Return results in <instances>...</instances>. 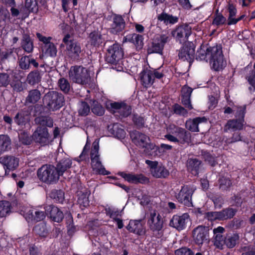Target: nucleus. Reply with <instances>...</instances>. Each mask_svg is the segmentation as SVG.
<instances>
[{
    "label": "nucleus",
    "mask_w": 255,
    "mask_h": 255,
    "mask_svg": "<svg viewBox=\"0 0 255 255\" xmlns=\"http://www.w3.org/2000/svg\"><path fill=\"white\" fill-rule=\"evenodd\" d=\"M118 175L127 182L132 184H145L149 182L148 178L142 174H135L132 173L120 172L118 173Z\"/></svg>",
    "instance_id": "17"
},
{
    "label": "nucleus",
    "mask_w": 255,
    "mask_h": 255,
    "mask_svg": "<svg viewBox=\"0 0 255 255\" xmlns=\"http://www.w3.org/2000/svg\"><path fill=\"white\" fill-rule=\"evenodd\" d=\"M125 27V22L122 16L114 15L113 17L112 23L111 24L110 31L117 34L122 31Z\"/></svg>",
    "instance_id": "22"
},
{
    "label": "nucleus",
    "mask_w": 255,
    "mask_h": 255,
    "mask_svg": "<svg viewBox=\"0 0 255 255\" xmlns=\"http://www.w3.org/2000/svg\"><path fill=\"white\" fill-rule=\"evenodd\" d=\"M90 195V192L87 190H85L83 192L80 191L78 193V203L82 209L89 205V196Z\"/></svg>",
    "instance_id": "33"
},
{
    "label": "nucleus",
    "mask_w": 255,
    "mask_h": 255,
    "mask_svg": "<svg viewBox=\"0 0 255 255\" xmlns=\"http://www.w3.org/2000/svg\"><path fill=\"white\" fill-rule=\"evenodd\" d=\"M228 9L229 13L228 17V25L235 24L245 16L244 15H242L238 18H236L235 16L237 13V9L233 4H229Z\"/></svg>",
    "instance_id": "28"
},
{
    "label": "nucleus",
    "mask_w": 255,
    "mask_h": 255,
    "mask_svg": "<svg viewBox=\"0 0 255 255\" xmlns=\"http://www.w3.org/2000/svg\"><path fill=\"white\" fill-rule=\"evenodd\" d=\"M25 8L29 13L37 10V2L36 0H25Z\"/></svg>",
    "instance_id": "45"
},
{
    "label": "nucleus",
    "mask_w": 255,
    "mask_h": 255,
    "mask_svg": "<svg viewBox=\"0 0 255 255\" xmlns=\"http://www.w3.org/2000/svg\"><path fill=\"white\" fill-rule=\"evenodd\" d=\"M11 209L10 202L6 200L0 201V217H4L9 215Z\"/></svg>",
    "instance_id": "36"
},
{
    "label": "nucleus",
    "mask_w": 255,
    "mask_h": 255,
    "mask_svg": "<svg viewBox=\"0 0 255 255\" xmlns=\"http://www.w3.org/2000/svg\"><path fill=\"white\" fill-rule=\"evenodd\" d=\"M90 111L89 106L84 102H81L79 105L78 113L79 115L83 116H87Z\"/></svg>",
    "instance_id": "49"
},
{
    "label": "nucleus",
    "mask_w": 255,
    "mask_h": 255,
    "mask_svg": "<svg viewBox=\"0 0 255 255\" xmlns=\"http://www.w3.org/2000/svg\"><path fill=\"white\" fill-rule=\"evenodd\" d=\"M27 81L30 84H34L40 81L39 74L37 72H31L27 76Z\"/></svg>",
    "instance_id": "52"
},
{
    "label": "nucleus",
    "mask_w": 255,
    "mask_h": 255,
    "mask_svg": "<svg viewBox=\"0 0 255 255\" xmlns=\"http://www.w3.org/2000/svg\"><path fill=\"white\" fill-rule=\"evenodd\" d=\"M124 55V52L118 44H114L108 49L107 60L111 63H114L121 59Z\"/></svg>",
    "instance_id": "13"
},
{
    "label": "nucleus",
    "mask_w": 255,
    "mask_h": 255,
    "mask_svg": "<svg viewBox=\"0 0 255 255\" xmlns=\"http://www.w3.org/2000/svg\"><path fill=\"white\" fill-rule=\"evenodd\" d=\"M107 215L110 216V217L113 219L114 221H116L117 219L120 218L121 215L118 210H112L108 209L106 210Z\"/></svg>",
    "instance_id": "56"
},
{
    "label": "nucleus",
    "mask_w": 255,
    "mask_h": 255,
    "mask_svg": "<svg viewBox=\"0 0 255 255\" xmlns=\"http://www.w3.org/2000/svg\"><path fill=\"white\" fill-rule=\"evenodd\" d=\"M145 163L150 167V171L152 175L156 178H166L169 172L165 167L158 165V162L146 160Z\"/></svg>",
    "instance_id": "11"
},
{
    "label": "nucleus",
    "mask_w": 255,
    "mask_h": 255,
    "mask_svg": "<svg viewBox=\"0 0 255 255\" xmlns=\"http://www.w3.org/2000/svg\"><path fill=\"white\" fill-rule=\"evenodd\" d=\"M220 188L222 190H226L229 188L232 183L231 181L227 178H222L220 180Z\"/></svg>",
    "instance_id": "57"
},
{
    "label": "nucleus",
    "mask_w": 255,
    "mask_h": 255,
    "mask_svg": "<svg viewBox=\"0 0 255 255\" xmlns=\"http://www.w3.org/2000/svg\"><path fill=\"white\" fill-rule=\"evenodd\" d=\"M143 38L141 35L137 34H128L123 38V43L130 42L133 43L137 50L141 49L143 45Z\"/></svg>",
    "instance_id": "25"
},
{
    "label": "nucleus",
    "mask_w": 255,
    "mask_h": 255,
    "mask_svg": "<svg viewBox=\"0 0 255 255\" xmlns=\"http://www.w3.org/2000/svg\"><path fill=\"white\" fill-rule=\"evenodd\" d=\"M43 53L50 57H55L57 55V50L56 46L52 42L44 45L43 49Z\"/></svg>",
    "instance_id": "38"
},
{
    "label": "nucleus",
    "mask_w": 255,
    "mask_h": 255,
    "mask_svg": "<svg viewBox=\"0 0 255 255\" xmlns=\"http://www.w3.org/2000/svg\"><path fill=\"white\" fill-rule=\"evenodd\" d=\"M174 112L175 114L186 116L187 114V111L184 108L179 105H175L174 106Z\"/></svg>",
    "instance_id": "61"
},
{
    "label": "nucleus",
    "mask_w": 255,
    "mask_h": 255,
    "mask_svg": "<svg viewBox=\"0 0 255 255\" xmlns=\"http://www.w3.org/2000/svg\"><path fill=\"white\" fill-rule=\"evenodd\" d=\"M62 41L63 43L61 44L60 47L66 46V54L72 58H78L81 52L80 45L75 42L69 34L64 36Z\"/></svg>",
    "instance_id": "4"
},
{
    "label": "nucleus",
    "mask_w": 255,
    "mask_h": 255,
    "mask_svg": "<svg viewBox=\"0 0 255 255\" xmlns=\"http://www.w3.org/2000/svg\"><path fill=\"white\" fill-rule=\"evenodd\" d=\"M21 46L26 52L29 53L32 52L34 48L33 42L28 35L24 34L23 35Z\"/></svg>",
    "instance_id": "35"
},
{
    "label": "nucleus",
    "mask_w": 255,
    "mask_h": 255,
    "mask_svg": "<svg viewBox=\"0 0 255 255\" xmlns=\"http://www.w3.org/2000/svg\"><path fill=\"white\" fill-rule=\"evenodd\" d=\"M48 109L51 111L59 109L63 106L64 98L62 94L56 91H51L47 93L44 98Z\"/></svg>",
    "instance_id": "5"
},
{
    "label": "nucleus",
    "mask_w": 255,
    "mask_h": 255,
    "mask_svg": "<svg viewBox=\"0 0 255 255\" xmlns=\"http://www.w3.org/2000/svg\"><path fill=\"white\" fill-rule=\"evenodd\" d=\"M0 163L3 165L6 172V170L15 169L18 166L19 159L13 156L5 155L0 157Z\"/></svg>",
    "instance_id": "20"
},
{
    "label": "nucleus",
    "mask_w": 255,
    "mask_h": 255,
    "mask_svg": "<svg viewBox=\"0 0 255 255\" xmlns=\"http://www.w3.org/2000/svg\"><path fill=\"white\" fill-rule=\"evenodd\" d=\"M133 121L138 127H142L144 124V119L137 115H134Z\"/></svg>",
    "instance_id": "64"
},
{
    "label": "nucleus",
    "mask_w": 255,
    "mask_h": 255,
    "mask_svg": "<svg viewBox=\"0 0 255 255\" xmlns=\"http://www.w3.org/2000/svg\"><path fill=\"white\" fill-rule=\"evenodd\" d=\"M163 48V46L161 44H160L159 42V40H157L156 39L154 42L152 43V45L151 47V50L152 52L155 53H160Z\"/></svg>",
    "instance_id": "54"
},
{
    "label": "nucleus",
    "mask_w": 255,
    "mask_h": 255,
    "mask_svg": "<svg viewBox=\"0 0 255 255\" xmlns=\"http://www.w3.org/2000/svg\"><path fill=\"white\" fill-rule=\"evenodd\" d=\"M91 167L93 171L96 174L108 175L107 171L103 166L100 158L92 159L91 160Z\"/></svg>",
    "instance_id": "29"
},
{
    "label": "nucleus",
    "mask_w": 255,
    "mask_h": 255,
    "mask_svg": "<svg viewBox=\"0 0 255 255\" xmlns=\"http://www.w3.org/2000/svg\"><path fill=\"white\" fill-rule=\"evenodd\" d=\"M46 215L53 221L60 222L63 219V212L57 207L53 205H47L45 207Z\"/></svg>",
    "instance_id": "19"
},
{
    "label": "nucleus",
    "mask_w": 255,
    "mask_h": 255,
    "mask_svg": "<svg viewBox=\"0 0 255 255\" xmlns=\"http://www.w3.org/2000/svg\"><path fill=\"white\" fill-rule=\"evenodd\" d=\"M189 222H190L189 215L187 213H184L181 216L174 215L170 222V225L180 231L184 229Z\"/></svg>",
    "instance_id": "15"
},
{
    "label": "nucleus",
    "mask_w": 255,
    "mask_h": 255,
    "mask_svg": "<svg viewBox=\"0 0 255 255\" xmlns=\"http://www.w3.org/2000/svg\"><path fill=\"white\" fill-rule=\"evenodd\" d=\"M132 142L139 148L143 149L144 152L148 155H157L159 147L150 142V138L146 135L137 131L130 133Z\"/></svg>",
    "instance_id": "1"
},
{
    "label": "nucleus",
    "mask_w": 255,
    "mask_h": 255,
    "mask_svg": "<svg viewBox=\"0 0 255 255\" xmlns=\"http://www.w3.org/2000/svg\"><path fill=\"white\" fill-rule=\"evenodd\" d=\"M175 255H194L193 252L189 249L182 248L177 250L175 252Z\"/></svg>",
    "instance_id": "58"
},
{
    "label": "nucleus",
    "mask_w": 255,
    "mask_h": 255,
    "mask_svg": "<svg viewBox=\"0 0 255 255\" xmlns=\"http://www.w3.org/2000/svg\"><path fill=\"white\" fill-rule=\"evenodd\" d=\"M206 119L205 118H196L193 120H189L186 123V127L189 130L196 132L198 131V124L200 123L205 122Z\"/></svg>",
    "instance_id": "31"
},
{
    "label": "nucleus",
    "mask_w": 255,
    "mask_h": 255,
    "mask_svg": "<svg viewBox=\"0 0 255 255\" xmlns=\"http://www.w3.org/2000/svg\"><path fill=\"white\" fill-rule=\"evenodd\" d=\"M66 219L68 222H67V224H68L67 225L68 232L69 234H71L74 232L75 230V228L73 225V220L72 216L70 214H68L66 217Z\"/></svg>",
    "instance_id": "60"
},
{
    "label": "nucleus",
    "mask_w": 255,
    "mask_h": 255,
    "mask_svg": "<svg viewBox=\"0 0 255 255\" xmlns=\"http://www.w3.org/2000/svg\"><path fill=\"white\" fill-rule=\"evenodd\" d=\"M15 123L19 126H22L24 124L25 118L24 114L22 112L18 113L14 118Z\"/></svg>",
    "instance_id": "53"
},
{
    "label": "nucleus",
    "mask_w": 255,
    "mask_h": 255,
    "mask_svg": "<svg viewBox=\"0 0 255 255\" xmlns=\"http://www.w3.org/2000/svg\"><path fill=\"white\" fill-rule=\"evenodd\" d=\"M92 111L94 114L98 116H102L104 114L105 110L100 105L95 104L92 108Z\"/></svg>",
    "instance_id": "59"
},
{
    "label": "nucleus",
    "mask_w": 255,
    "mask_h": 255,
    "mask_svg": "<svg viewBox=\"0 0 255 255\" xmlns=\"http://www.w3.org/2000/svg\"><path fill=\"white\" fill-rule=\"evenodd\" d=\"M239 239V236L238 234H234L228 235L225 239V244L228 248H232L235 246Z\"/></svg>",
    "instance_id": "39"
},
{
    "label": "nucleus",
    "mask_w": 255,
    "mask_h": 255,
    "mask_svg": "<svg viewBox=\"0 0 255 255\" xmlns=\"http://www.w3.org/2000/svg\"><path fill=\"white\" fill-rule=\"evenodd\" d=\"M41 94L38 90L30 91L26 98V101L31 103H36L40 98Z\"/></svg>",
    "instance_id": "40"
},
{
    "label": "nucleus",
    "mask_w": 255,
    "mask_h": 255,
    "mask_svg": "<svg viewBox=\"0 0 255 255\" xmlns=\"http://www.w3.org/2000/svg\"><path fill=\"white\" fill-rule=\"evenodd\" d=\"M35 232L41 237H46L47 232L46 230L45 226L43 224L38 225L34 228Z\"/></svg>",
    "instance_id": "55"
},
{
    "label": "nucleus",
    "mask_w": 255,
    "mask_h": 255,
    "mask_svg": "<svg viewBox=\"0 0 255 255\" xmlns=\"http://www.w3.org/2000/svg\"><path fill=\"white\" fill-rule=\"evenodd\" d=\"M39 179L47 184H53L57 182L60 175L57 168L52 165H44L37 171Z\"/></svg>",
    "instance_id": "2"
},
{
    "label": "nucleus",
    "mask_w": 255,
    "mask_h": 255,
    "mask_svg": "<svg viewBox=\"0 0 255 255\" xmlns=\"http://www.w3.org/2000/svg\"><path fill=\"white\" fill-rule=\"evenodd\" d=\"M140 80L142 85L145 87H149L153 83L154 76H153V72L151 70H146L143 71L140 73Z\"/></svg>",
    "instance_id": "27"
},
{
    "label": "nucleus",
    "mask_w": 255,
    "mask_h": 255,
    "mask_svg": "<svg viewBox=\"0 0 255 255\" xmlns=\"http://www.w3.org/2000/svg\"><path fill=\"white\" fill-rule=\"evenodd\" d=\"M30 214L31 215V220H33L36 222H39L43 220L45 215L43 212L39 211H29Z\"/></svg>",
    "instance_id": "48"
},
{
    "label": "nucleus",
    "mask_w": 255,
    "mask_h": 255,
    "mask_svg": "<svg viewBox=\"0 0 255 255\" xmlns=\"http://www.w3.org/2000/svg\"><path fill=\"white\" fill-rule=\"evenodd\" d=\"M193 238L195 243L201 245L209 240V229L203 226H198L193 231Z\"/></svg>",
    "instance_id": "9"
},
{
    "label": "nucleus",
    "mask_w": 255,
    "mask_h": 255,
    "mask_svg": "<svg viewBox=\"0 0 255 255\" xmlns=\"http://www.w3.org/2000/svg\"><path fill=\"white\" fill-rule=\"evenodd\" d=\"M69 76L73 82L81 85L87 84L90 80L88 70L82 66H72L69 71Z\"/></svg>",
    "instance_id": "3"
},
{
    "label": "nucleus",
    "mask_w": 255,
    "mask_h": 255,
    "mask_svg": "<svg viewBox=\"0 0 255 255\" xmlns=\"http://www.w3.org/2000/svg\"><path fill=\"white\" fill-rule=\"evenodd\" d=\"M114 134L119 139L124 138L126 133L123 128L119 127L117 125H115L113 127Z\"/></svg>",
    "instance_id": "51"
},
{
    "label": "nucleus",
    "mask_w": 255,
    "mask_h": 255,
    "mask_svg": "<svg viewBox=\"0 0 255 255\" xmlns=\"http://www.w3.org/2000/svg\"><path fill=\"white\" fill-rule=\"evenodd\" d=\"M99 149V141L97 140H95L92 144V149L90 152L91 160L92 159L100 158Z\"/></svg>",
    "instance_id": "44"
},
{
    "label": "nucleus",
    "mask_w": 255,
    "mask_h": 255,
    "mask_svg": "<svg viewBox=\"0 0 255 255\" xmlns=\"http://www.w3.org/2000/svg\"><path fill=\"white\" fill-rule=\"evenodd\" d=\"M157 19L160 22H163L165 25L174 24L178 22V18L177 16L168 14L165 12L159 14Z\"/></svg>",
    "instance_id": "30"
},
{
    "label": "nucleus",
    "mask_w": 255,
    "mask_h": 255,
    "mask_svg": "<svg viewBox=\"0 0 255 255\" xmlns=\"http://www.w3.org/2000/svg\"><path fill=\"white\" fill-rule=\"evenodd\" d=\"M213 47H210L207 44H202L196 53V59L199 60H210L212 55L211 53Z\"/></svg>",
    "instance_id": "23"
},
{
    "label": "nucleus",
    "mask_w": 255,
    "mask_h": 255,
    "mask_svg": "<svg viewBox=\"0 0 255 255\" xmlns=\"http://www.w3.org/2000/svg\"><path fill=\"white\" fill-rule=\"evenodd\" d=\"M200 163V161L197 159H189L187 163L188 169L191 171H195L196 173Z\"/></svg>",
    "instance_id": "42"
},
{
    "label": "nucleus",
    "mask_w": 255,
    "mask_h": 255,
    "mask_svg": "<svg viewBox=\"0 0 255 255\" xmlns=\"http://www.w3.org/2000/svg\"><path fill=\"white\" fill-rule=\"evenodd\" d=\"M225 231V229L221 226L213 230L214 245L218 248L222 249L225 244V238L222 236Z\"/></svg>",
    "instance_id": "26"
},
{
    "label": "nucleus",
    "mask_w": 255,
    "mask_h": 255,
    "mask_svg": "<svg viewBox=\"0 0 255 255\" xmlns=\"http://www.w3.org/2000/svg\"><path fill=\"white\" fill-rule=\"evenodd\" d=\"M195 191L193 187L183 186L176 197L177 200L187 206L192 205V195Z\"/></svg>",
    "instance_id": "8"
},
{
    "label": "nucleus",
    "mask_w": 255,
    "mask_h": 255,
    "mask_svg": "<svg viewBox=\"0 0 255 255\" xmlns=\"http://www.w3.org/2000/svg\"><path fill=\"white\" fill-rule=\"evenodd\" d=\"M236 117H239V120H233L229 121L226 125V129H232L233 130L241 129L243 128L244 125V117L245 111L244 107L237 108Z\"/></svg>",
    "instance_id": "10"
},
{
    "label": "nucleus",
    "mask_w": 255,
    "mask_h": 255,
    "mask_svg": "<svg viewBox=\"0 0 255 255\" xmlns=\"http://www.w3.org/2000/svg\"><path fill=\"white\" fill-rule=\"evenodd\" d=\"M30 64V58L29 56H24L19 60V66L22 69H28Z\"/></svg>",
    "instance_id": "50"
},
{
    "label": "nucleus",
    "mask_w": 255,
    "mask_h": 255,
    "mask_svg": "<svg viewBox=\"0 0 255 255\" xmlns=\"http://www.w3.org/2000/svg\"><path fill=\"white\" fill-rule=\"evenodd\" d=\"M110 105L114 113L118 112L123 117H128L131 113L130 107L126 104L114 102L110 103Z\"/></svg>",
    "instance_id": "24"
},
{
    "label": "nucleus",
    "mask_w": 255,
    "mask_h": 255,
    "mask_svg": "<svg viewBox=\"0 0 255 255\" xmlns=\"http://www.w3.org/2000/svg\"><path fill=\"white\" fill-rule=\"evenodd\" d=\"M126 228L129 232L138 236H143L146 233L143 219L130 220Z\"/></svg>",
    "instance_id": "16"
},
{
    "label": "nucleus",
    "mask_w": 255,
    "mask_h": 255,
    "mask_svg": "<svg viewBox=\"0 0 255 255\" xmlns=\"http://www.w3.org/2000/svg\"><path fill=\"white\" fill-rule=\"evenodd\" d=\"M227 21L226 18L221 13H216L212 22L213 25L220 26L226 23Z\"/></svg>",
    "instance_id": "47"
},
{
    "label": "nucleus",
    "mask_w": 255,
    "mask_h": 255,
    "mask_svg": "<svg viewBox=\"0 0 255 255\" xmlns=\"http://www.w3.org/2000/svg\"><path fill=\"white\" fill-rule=\"evenodd\" d=\"M36 36L40 41L42 42L45 45L50 43L52 39L51 37H46L42 35L40 33H36Z\"/></svg>",
    "instance_id": "63"
},
{
    "label": "nucleus",
    "mask_w": 255,
    "mask_h": 255,
    "mask_svg": "<svg viewBox=\"0 0 255 255\" xmlns=\"http://www.w3.org/2000/svg\"><path fill=\"white\" fill-rule=\"evenodd\" d=\"M211 53L212 55L209 60L211 67L215 71L223 69L226 63L224 60L221 48L218 46H213Z\"/></svg>",
    "instance_id": "6"
},
{
    "label": "nucleus",
    "mask_w": 255,
    "mask_h": 255,
    "mask_svg": "<svg viewBox=\"0 0 255 255\" xmlns=\"http://www.w3.org/2000/svg\"><path fill=\"white\" fill-rule=\"evenodd\" d=\"M163 220L161 215L154 211L151 212L147 220V225L153 232L159 231L163 227Z\"/></svg>",
    "instance_id": "14"
},
{
    "label": "nucleus",
    "mask_w": 255,
    "mask_h": 255,
    "mask_svg": "<svg viewBox=\"0 0 255 255\" xmlns=\"http://www.w3.org/2000/svg\"><path fill=\"white\" fill-rule=\"evenodd\" d=\"M11 143V139L7 135H0V155L10 148Z\"/></svg>",
    "instance_id": "32"
},
{
    "label": "nucleus",
    "mask_w": 255,
    "mask_h": 255,
    "mask_svg": "<svg viewBox=\"0 0 255 255\" xmlns=\"http://www.w3.org/2000/svg\"><path fill=\"white\" fill-rule=\"evenodd\" d=\"M191 33V27L188 25H182L176 28L172 31V35L177 40L181 42L188 38Z\"/></svg>",
    "instance_id": "21"
},
{
    "label": "nucleus",
    "mask_w": 255,
    "mask_h": 255,
    "mask_svg": "<svg viewBox=\"0 0 255 255\" xmlns=\"http://www.w3.org/2000/svg\"><path fill=\"white\" fill-rule=\"evenodd\" d=\"M236 211L232 208H227L219 212H216L218 220H225L233 217Z\"/></svg>",
    "instance_id": "34"
},
{
    "label": "nucleus",
    "mask_w": 255,
    "mask_h": 255,
    "mask_svg": "<svg viewBox=\"0 0 255 255\" xmlns=\"http://www.w3.org/2000/svg\"><path fill=\"white\" fill-rule=\"evenodd\" d=\"M58 85L60 89L65 93H68L71 89V86L69 81L64 78H61L59 79Z\"/></svg>",
    "instance_id": "41"
},
{
    "label": "nucleus",
    "mask_w": 255,
    "mask_h": 255,
    "mask_svg": "<svg viewBox=\"0 0 255 255\" xmlns=\"http://www.w3.org/2000/svg\"><path fill=\"white\" fill-rule=\"evenodd\" d=\"M72 164V161L69 158H65L60 161L57 165V169L60 176H62L63 173L69 168Z\"/></svg>",
    "instance_id": "37"
},
{
    "label": "nucleus",
    "mask_w": 255,
    "mask_h": 255,
    "mask_svg": "<svg viewBox=\"0 0 255 255\" xmlns=\"http://www.w3.org/2000/svg\"><path fill=\"white\" fill-rule=\"evenodd\" d=\"M33 140L41 145L48 144L50 141V135L48 129L45 127H37L32 134Z\"/></svg>",
    "instance_id": "7"
},
{
    "label": "nucleus",
    "mask_w": 255,
    "mask_h": 255,
    "mask_svg": "<svg viewBox=\"0 0 255 255\" xmlns=\"http://www.w3.org/2000/svg\"><path fill=\"white\" fill-rule=\"evenodd\" d=\"M90 38L91 44L94 46L99 45L103 42L102 36L98 32L91 33Z\"/></svg>",
    "instance_id": "43"
},
{
    "label": "nucleus",
    "mask_w": 255,
    "mask_h": 255,
    "mask_svg": "<svg viewBox=\"0 0 255 255\" xmlns=\"http://www.w3.org/2000/svg\"><path fill=\"white\" fill-rule=\"evenodd\" d=\"M8 83V75L6 74H0V86H6Z\"/></svg>",
    "instance_id": "62"
},
{
    "label": "nucleus",
    "mask_w": 255,
    "mask_h": 255,
    "mask_svg": "<svg viewBox=\"0 0 255 255\" xmlns=\"http://www.w3.org/2000/svg\"><path fill=\"white\" fill-rule=\"evenodd\" d=\"M195 46L192 42L185 44L179 50L178 56L183 61H187L190 63L194 57Z\"/></svg>",
    "instance_id": "12"
},
{
    "label": "nucleus",
    "mask_w": 255,
    "mask_h": 255,
    "mask_svg": "<svg viewBox=\"0 0 255 255\" xmlns=\"http://www.w3.org/2000/svg\"><path fill=\"white\" fill-rule=\"evenodd\" d=\"M168 129L172 134H174L176 138H177L178 142L184 143L188 142L189 138V134L186 130L181 128L177 127L175 125H170Z\"/></svg>",
    "instance_id": "18"
},
{
    "label": "nucleus",
    "mask_w": 255,
    "mask_h": 255,
    "mask_svg": "<svg viewBox=\"0 0 255 255\" xmlns=\"http://www.w3.org/2000/svg\"><path fill=\"white\" fill-rule=\"evenodd\" d=\"M10 85L14 91L21 92L25 89L26 84L25 83L22 82L20 80H15L11 82Z\"/></svg>",
    "instance_id": "46"
}]
</instances>
